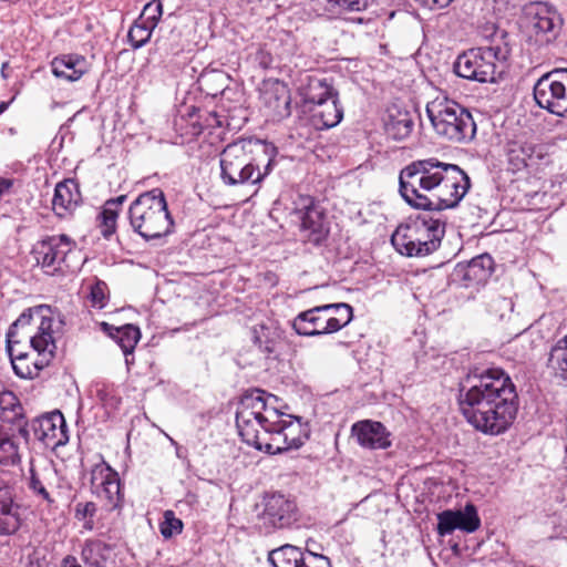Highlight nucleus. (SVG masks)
Listing matches in <instances>:
<instances>
[{"mask_svg":"<svg viewBox=\"0 0 567 567\" xmlns=\"http://www.w3.org/2000/svg\"><path fill=\"white\" fill-rule=\"evenodd\" d=\"M462 385L458 405L466 421L484 434L498 435L513 423L518 395L511 377L501 368H488Z\"/></svg>","mask_w":567,"mask_h":567,"instance_id":"obj_1","label":"nucleus"},{"mask_svg":"<svg viewBox=\"0 0 567 567\" xmlns=\"http://www.w3.org/2000/svg\"><path fill=\"white\" fill-rule=\"evenodd\" d=\"M470 187V177L460 166L435 157L414 161L399 175L401 196L416 209L440 212L455 208Z\"/></svg>","mask_w":567,"mask_h":567,"instance_id":"obj_2","label":"nucleus"},{"mask_svg":"<svg viewBox=\"0 0 567 567\" xmlns=\"http://www.w3.org/2000/svg\"><path fill=\"white\" fill-rule=\"evenodd\" d=\"M267 411L265 392L254 389L246 392L237 406L236 426L243 441L256 450L274 455L292 450L279 429L264 422Z\"/></svg>","mask_w":567,"mask_h":567,"instance_id":"obj_3","label":"nucleus"},{"mask_svg":"<svg viewBox=\"0 0 567 567\" xmlns=\"http://www.w3.org/2000/svg\"><path fill=\"white\" fill-rule=\"evenodd\" d=\"M128 219L133 230L147 241L168 235L174 226L161 188L140 194L130 205Z\"/></svg>","mask_w":567,"mask_h":567,"instance_id":"obj_4","label":"nucleus"},{"mask_svg":"<svg viewBox=\"0 0 567 567\" xmlns=\"http://www.w3.org/2000/svg\"><path fill=\"white\" fill-rule=\"evenodd\" d=\"M444 235V221L417 216L409 223L401 224L391 236V243L403 256L424 257L439 249Z\"/></svg>","mask_w":567,"mask_h":567,"instance_id":"obj_5","label":"nucleus"},{"mask_svg":"<svg viewBox=\"0 0 567 567\" xmlns=\"http://www.w3.org/2000/svg\"><path fill=\"white\" fill-rule=\"evenodd\" d=\"M426 115L434 132L453 143L471 142L476 124L467 109L447 96H437L426 104Z\"/></svg>","mask_w":567,"mask_h":567,"instance_id":"obj_6","label":"nucleus"},{"mask_svg":"<svg viewBox=\"0 0 567 567\" xmlns=\"http://www.w3.org/2000/svg\"><path fill=\"white\" fill-rule=\"evenodd\" d=\"M250 147V141H238L228 144L220 153V178L225 185H255L269 174L272 161L268 159L261 171L258 161L251 156Z\"/></svg>","mask_w":567,"mask_h":567,"instance_id":"obj_7","label":"nucleus"},{"mask_svg":"<svg viewBox=\"0 0 567 567\" xmlns=\"http://www.w3.org/2000/svg\"><path fill=\"white\" fill-rule=\"evenodd\" d=\"M511 50L504 42L473 48L460 54L453 70L460 78L480 83L495 82L497 62L508 59Z\"/></svg>","mask_w":567,"mask_h":567,"instance_id":"obj_8","label":"nucleus"},{"mask_svg":"<svg viewBox=\"0 0 567 567\" xmlns=\"http://www.w3.org/2000/svg\"><path fill=\"white\" fill-rule=\"evenodd\" d=\"M533 95L540 109L567 118V68L543 74L534 84Z\"/></svg>","mask_w":567,"mask_h":567,"instance_id":"obj_9","label":"nucleus"},{"mask_svg":"<svg viewBox=\"0 0 567 567\" xmlns=\"http://www.w3.org/2000/svg\"><path fill=\"white\" fill-rule=\"evenodd\" d=\"M524 13L537 42L548 44L560 34L564 19L553 4L529 2L525 6Z\"/></svg>","mask_w":567,"mask_h":567,"instance_id":"obj_10","label":"nucleus"},{"mask_svg":"<svg viewBox=\"0 0 567 567\" xmlns=\"http://www.w3.org/2000/svg\"><path fill=\"white\" fill-rule=\"evenodd\" d=\"M292 213L300 220L301 231L307 233V240L316 246L321 245L329 235L323 208L312 196L299 194L293 200Z\"/></svg>","mask_w":567,"mask_h":567,"instance_id":"obj_11","label":"nucleus"},{"mask_svg":"<svg viewBox=\"0 0 567 567\" xmlns=\"http://www.w3.org/2000/svg\"><path fill=\"white\" fill-rule=\"evenodd\" d=\"M262 511L257 515L256 525L268 534L275 529L291 526L297 520V505L295 501L282 494L266 495Z\"/></svg>","mask_w":567,"mask_h":567,"instance_id":"obj_12","label":"nucleus"},{"mask_svg":"<svg viewBox=\"0 0 567 567\" xmlns=\"http://www.w3.org/2000/svg\"><path fill=\"white\" fill-rule=\"evenodd\" d=\"M75 248V243L66 235L48 236L38 241L32 250L34 259L48 274H54L66 264V257Z\"/></svg>","mask_w":567,"mask_h":567,"instance_id":"obj_13","label":"nucleus"},{"mask_svg":"<svg viewBox=\"0 0 567 567\" xmlns=\"http://www.w3.org/2000/svg\"><path fill=\"white\" fill-rule=\"evenodd\" d=\"M91 489L102 501L109 511L121 506L122 494L117 472L105 462L96 464L91 471Z\"/></svg>","mask_w":567,"mask_h":567,"instance_id":"obj_14","label":"nucleus"},{"mask_svg":"<svg viewBox=\"0 0 567 567\" xmlns=\"http://www.w3.org/2000/svg\"><path fill=\"white\" fill-rule=\"evenodd\" d=\"M30 427L35 439L49 447L63 445L69 440L65 420L60 411L33 420Z\"/></svg>","mask_w":567,"mask_h":567,"instance_id":"obj_15","label":"nucleus"},{"mask_svg":"<svg viewBox=\"0 0 567 567\" xmlns=\"http://www.w3.org/2000/svg\"><path fill=\"white\" fill-rule=\"evenodd\" d=\"M292 328L299 336L306 337L330 334L340 330L338 320L331 321V318H327L321 306L300 312L293 319Z\"/></svg>","mask_w":567,"mask_h":567,"instance_id":"obj_16","label":"nucleus"},{"mask_svg":"<svg viewBox=\"0 0 567 567\" xmlns=\"http://www.w3.org/2000/svg\"><path fill=\"white\" fill-rule=\"evenodd\" d=\"M480 525L481 520L473 504H467L463 511L446 509L437 514V533L441 536L450 535L455 529L473 533Z\"/></svg>","mask_w":567,"mask_h":567,"instance_id":"obj_17","label":"nucleus"},{"mask_svg":"<svg viewBox=\"0 0 567 567\" xmlns=\"http://www.w3.org/2000/svg\"><path fill=\"white\" fill-rule=\"evenodd\" d=\"M352 436L359 445L371 450H385L391 446V433L378 421L364 420L352 425Z\"/></svg>","mask_w":567,"mask_h":567,"instance_id":"obj_18","label":"nucleus"},{"mask_svg":"<svg viewBox=\"0 0 567 567\" xmlns=\"http://www.w3.org/2000/svg\"><path fill=\"white\" fill-rule=\"evenodd\" d=\"M20 525V505L14 502L13 488L0 481V536L13 535Z\"/></svg>","mask_w":567,"mask_h":567,"instance_id":"obj_19","label":"nucleus"},{"mask_svg":"<svg viewBox=\"0 0 567 567\" xmlns=\"http://www.w3.org/2000/svg\"><path fill=\"white\" fill-rule=\"evenodd\" d=\"M265 412L264 422H270L274 429H279L285 436L287 435L291 449H299L305 443L307 436L303 434L300 419L280 413L276 408L268 405Z\"/></svg>","mask_w":567,"mask_h":567,"instance_id":"obj_20","label":"nucleus"},{"mask_svg":"<svg viewBox=\"0 0 567 567\" xmlns=\"http://www.w3.org/2000/svg\"><path fill=\"white\" fill-rule=\"evenodd\" d=\"M82 197L79 185L73 179H65L56 184L52 199V209L56 216L64 218L72 214Z\"/></svg>","mask_w":567,"mask_h":567,"instance_id":"obj_21","label":"nucleus"},{"mask_svg":"<svg viewBox=\"0 0 567 567\" xmlns=\"http://www.w3.org/2000/svg\"><path fill=\"white\" fill-rule=\"evenodd\" d=\"M414 127L413 114L393 104L386 111L384 128L389 137L402 141L409 137Z\"/></svg>","mask_w":567,"mask_h":567,"instance_id":"obj_22","label":"nucleus"},{"mask_svg":"<svg viewBox=\"0 0 567 567\" xmlns=\"http://www.w3.org/2000/svg\"><path fill=\"white\" fill-rule=\"evenodd\" d=\"M111 548L102 540H86L82 548V560L86 567H106ZM61 567H82L75 557L66 556Z\"/></svg>","mask_w":567,"mask_h":567,"instance_id":"obj_23","label":"nucleus"},{"mask_svg":"<svg viewBox=\"0 0 567 567\" xmlns=\"http://www.w3.org/2000/svg\"><path fill=\"white\" fill-rule=\"evenodd\" d=\"M37 319H39L38 331L29 337L30 346L32 350L41 351L40 363L50 364L56 349L51 331L53 320L51 317L43 316L42 312Z\"/></svg>","mask_w":567,"mask_h":567,"instance_id":"obj_24","label":"nucleus"},{"mask_svg":"<svg viewBox=\"0 0 567 567\" xmlns=\"http://www.w3.org/2000/svg\"><path fill=\"white\" fill-rule=\"evenodd\" d=\"M20 342L7 343V351L10 357L12 369L14 373L21 379H32L39 374L49 364L40 363L41 351L33 350L37 357L31 360L29 353H16V346Z\"/></svg>","mask_w":567,"mask_h":567,"instance_id":"obj_25","label":"nucleus"},{"mask_svg":"<svg viewBox=\"0 0 567 567\" xmlns=\"http://www.w3.org/2000/svg\"><path fill=\"white\" fill-rule=\"evenodd\" d=\"M51 68L56 78L74 82L86 72V60L79 54H63L52 60Z\"/></svg>","mask_w":567,"mask_h":567,"instance_id":"obj_26","label":"nucleus"},{"mask_svg":"<svg viewBox=\"0 0 567 567\" xmlns=\"http://www.w3.org/2000/svg\"><path fill=\"white\" fill-rule=\"evenodd\" d=\"M54 476V470L49 466L37 468L33 466V464H31L29 468V477L27 483L28 488L37 498L45 502L48 505H52L54 503V499L51 497L49 492L51 480Z\"/></svg>","mask_w":567,"mask_h":567,"instance_id":"obj_27","label":"nucleus"},{"mask_svg":"<svg viewBox=\"0 0 567 567\" xmlns=\"http://www.w3.org/2000/svg\"><path fill=\"white\" fill-rule=\"evenodd\" d=\"M493 258L487 254L473 258L460 270L466 286L485 284L493 274Z\"/></svg>","mask_w":567,"mask_h":567,"instance_id":"obj_28","label":"nucleus"},{"mask_svg":"<svg viewBox=\"0 0 567 567\" xmlns=\"http://www.w3.org/2000/svg\"><path fill=\"white\" fill-rule=\"evenodd\" d=\"M102 328L117 342L126 357V363H128L127 355L134 352V349L141 339L140 328L134 324L114 327L106 322L102 323Z\"/></svg>","mask_w":567,"mask_h":567,"instance_id":"obj_29","label":"nucleus"},{"mask_svg":"<svg viewBox=\"0 0 567 567\" xmlns=\"http://www.w3.org/2000/svg\"><path fill=\"white\" fill-rule=\"evenodd\" d=\"M317 107L313 116L322 128H330L338 125L343 117V110L339 105L338 95Z\"/></svg>","mask_w":567,"mask_h":567,"instance_id":"obj_30","label":"nucleus"},{"mask_svg":"<svg viewBox=\"0 0 567 567\" xmlns=\"http://www.w3.org/2000/svg\"><path fill=\"white\" fill-rule=\"evenodd\" d=\"M303 555L300 548L287 544L271 550L268 561L274 567H299Z\"/></svg>","mask_w":567,"mask_h":567,"instance_id":"obj_31","label":"nucleus"},{"mask_svg":"<svg viewBox=\"0 0 567 567\" xmlns=\"http://www.w3.org/2000/svg\"><path fill=\"white\" fill-rule=\"evenodd\" d=\"M548 367L553 370L556 378L567 383V334L559 339L551 348Z\"/></svg>","mask_w":567,"mask_h":567,"instance_id":"obj_32","label":"nucleus"},{"mask_svg":"<svg viewBox=\"0 0 567 567\" xmlns=\"http://www.w3.org/2000/svg\"><path fill=\"white\" fill-rule=\"evenodd\" d=\"M338 92L327 80L311 79L305 92V101L317 106L337 96Z\"/></svg>","mask_w":567,"mask_h":567,"instance_id":"obj_33","label":"nucleus"},{"mask_svg":"<svg viewBox=\"0 0 567 567\" xmlns=\"http://www.w3.org/2000/svg\"><path fill=\"white\" fill-rule=\"evenodd\" d=\"M20 460L19 444L16 441V435L0 431V463L16 465Z\"/></svg>","mask_w":567,"mask_h":567,"instance_id":"obj_34","label":"nucleus"},{"mask_svg":"<svg viewBox=\"0 0 567 567\" xmlns=\"http://www.w3.org/2000/svg\"><path fill=\"white\" fill-rule=\"evenodd\" d=\"M321 310L326 312L327 318H331V321L338 320L340 330L353 318V308L344 302L322 305Z\"/></svg>","mask_w":567,"mask_h":567,"instance_id":"obj_35","label":"nucleus"},{"mask_svg":"<svg viewBox=\"0 0 567 567\" xmlns=\"http://www.w3.org/2000/svg\"><path fill=\"white\" fill-rule=\"evenodd\" d=\"M154 29L155 28L151 24L142 22L141 19H137L130 28L127 33L131 45L134 49H140L150 41Z\"/></svg>","mask_w":567,"mask_h":567,"instance_id":"obj_36","label":"nucleus"},{"mask_svg":"<svg viewBox=\"0 0 567 567\" xmlns=\"http://www.w3.org/2000/svg\"><path fill=\"white\" fill-rule=\"evenodd\" d=\"M42 311H43V307H38L34 309L29 308V309L24 310L19 316V318L10 326V328L7 332V343L20 342V340L18 339V329L20 327L29 326L31 323V321H33L35 318H38V316Z\"/></svg>","mask_w":567,"mask_h":567,"instance_id":"obj_37","label":"nucleus"},{"mask_svg":"<svg viewBox=\"0 0 567 567\" xmlns=\"http://www.w3.org/2000/svg\"><path fill=\"white\" fill-rule=\"evenodd\" d=\"M87 299L93 308L103 309L109 301V288L102 280H96L90 288Z\"/></svg>","mask_w":567,"mask_h":567,"instance_id":"obj_38","label":"nucleus"},{"mask_svg":"<svg viewBox=\"0 0 567 567\" xmlns=\"http://www.w3.org/2000/svg\"><path fill=\"white\" fill-rule=\"evenodd\" d=\"M159 530L164 538H171L182 533L183 522L175 516L173 511H166L164 513V519L159 524Z\"/></svg>","mask_w":567,"mask_h":567,"instance_id":"obj_39","label":"nucleus"},{"mask_svg":"<svg viewBox=\"0 0 567 567\" xmlns=\"http://www.w3.org/2000/svg\"><path fill=\"white\" fill-rule=\"evenodd\" d=\"M117 216V212L105 206L103 207V210L99 215V219L100 230L104 238H109L115 233Z\"/></svg>","mask_w":567,"mask_h":567,"instance_id":"obj_40","label":"nucleus"},{"mask_svg":"<svg viewBox=\"0 0 567 567\" xmlns=\"http://www.w3.org/2000/svg\"><path fill=\"white\" fill-rule=\"evenodd\" d=\"M487 309L492 315L502 319L513 311L514 303L512 299L497 295L491 298L487 303Z\"/></svg>","mask_w":567,"mask_h":567,"instance_id":"obj_41","label":"nucleus"},{"mask_svg":"<svg viewBox=\"0 0 567 567\" xmlns=\"http://www.w3.org/2000/svg\"><path fill=\"white\" fill-rule=\"evenodd\" d=\"M97 511L96 504L93 502L78 503L75 505V517L79 520H84V528L93 529L94 522L93 517Z\"/></svg>","mask_w":567,"mask_h":567,"instance_id":"obj_42","label":"nucleus"},{"mask_svg":"<svg viewBox=\"0 0 567 567\" xmlns=\"http://www.w3.org/2000/svg\"><path fill=\"white\" fill-rule=\"evenodd\" d=\"M163 14V4L159 0H152L147 4L144 6V9L138 17L142 22H146L152 27H156L161 17Z\"/></svg>","mask_w":567,"mask_h":567,"instance_id":"obj_43","label":"nucleus"},{"mask_svg":"<svg viewBox=\"0 0 567 567\" xmlns=\"http://www.w3.org/2000/svg\"><path fill=\"white\" fill-rule=\"evenodd\" d=\"M375 0H327V2L340 10L350 12H361L367 10Z\"/></svg>","mask_w":567,"mask_h":567,"instance_id":"obj_44","label":"nucleus"},{"mask_svg":"<svg viewBox=\"0 0 567 567\" xmlns=\"http://www.w3.org/2000/svg\"><path fill=\"white\" fill-rule=\"evenodd\" d=\"M264 100H265V103L269 107H271L276 111L280 109L281 104L286 109L290 104V97L286 94L284 89L281 90V94L278 93L277 89L276 90H267L264 93Z\"/></svg>","mask_w":567,"mask_h":567,"instance_id":"obj_45","label":"nucleus"},{"mask_svg":"<svg viewBox=\"0 0 567 567\" xmlns=\"http://www.w3.org/2000/svg\"><path fill=\"white\" fill-rule=\"evenodd\" d=\"M270 330L265 326L260 330H255V343L266 353L275 352L276 342L269 337Z\"/></svg>","mask_w":567,"mask_h":567,"instance_id":"obj_46","label":"nucleus"},{"mask_svg":"<svg viewBox=\"0 0 567 567\" xmlns=\"http://www.w3.org/2000/svg\"><path fill=\"white\" fill-rule=\"evenodd\" d=\"M299 567H331L329 559L311 551L303 555Z\"/></svg>","mask_w":567,"mask_h":567,"instance_id":"obj_47","label":"nucleus"},{"mask_svg":"<svg viewBox=\"0 0 567 567\" xmlns=\"http://www.w3.org/2000/svg\"><path fill=\"white\" fill-rule=\"evenodd\" d=\"M255 63H257L261 69L267 70L271 68L272 64V55L265 48H259L254 56Z\"/></svg>","mask_w":567,"mask_h":567,"instance_id":"obj_48","label":"nucleus"},{"mask_svg":"<svg viewBox=\"0 0 567 567\" xmlns=\"http://www.w3.org/2000/svg\"><path fill=\"white\" fill-rule=\"evenodd\" d=\"M125 199H126V196L121 195L116 198L109 199L104 206L118 213V207L124 203Z\"/></svg>","mask_w":567,"mask_h":567,"instance_id":"obj_49","label":"nucleus"},{"mask_svg":"<svg viewBox=\"0 0 567 567\" xmlns=\"http://www.w3.org/2000/svg\"><path fill=\"white\" fill-rule=\"evenodd\" d=\"M18 435L24 440L25 444L29 443L30 441V429H29V425L27 423L24 424H19V427H18Z\"/></svg>","mask_w":567,"mask_h":567,"instance_id":"obj_50","label":"nucleus"},{"mask_svg":"<svg viewBox=\"0 0 567 567\" xmlns=\"http://www.w3.org/2000/svg\"><path fill=\"white\" fill-rule=\"evenodd\" d=\"M12 181L9 178H2L0 177V198L8 194L10 188L12 187Z\"/></svg>","mask_w":567,"mask_h":567,"instance_id":"obj_51","label":"nucleus"},{"mask_svg":"<svg viewBox=\"0 0 567 567\" xmlns=\"http://www.w3.org/2000/svg\"><path fill=\"white\" fill-rule=\"evenodd\" d=\"M16 396L12 392H4L0 395V405H3L4 403L12 404Z\"/></svg>","mask_w":567,"mask_h":567,"instance_id":"obj_52","label":"nucleus"},{"mask_svg":"<svg viewBox=\"0 0 567 567\" xmlns=\"http://www.w3.org/2000/svg\"><path fill=\"white\" fill-rule=\"evenodd\" d=\"M515 153H516V150H514V148H512V150L509 151L511 159L513 161L514 158H516V159H517V162H518V163H517V165L526 166V165H527V164H526V158H525V157H519V156L514 157V154H515Z\"/></svg>","mask_w":567,"mask_h":567,"instance_id":"obj_53","label":"nucleus"},{"mask_svg":"<svg viewBox=\"0 0 567 567\" xmlns=\"http://www.w3.org/2000/svg\"><path fill=\"white\" fill-rule=\"evenodd\" d=\"M7 66H8V63L6 62V63L2 64V68H1V74H2V76L4 79L7 78V74H6L7 73V70H6Z\"/></svg>","mask_w":567,"mask_h":567,"instance_id":"obj_54","label":"nucleus"},{"mask_svg":"<svg viewBox=\"0 0 567 567\" xmlns=\"http://www.w3.org/2000/svg\"><path fill=\"white\" fill-rule=\"evenodd\" d=\"M8 107V103L6 102H2L0 103V114H2Z\"/></svg>","mask_w":567,"mask_h":567,"instance_id":"obj_55","label":"nucleus"},{"mask_svg":"<svg viewBox=\"0 0 567 567\" xmlns=\"http://www.w3.org/2000/svg\"><path fill=\"white\" fill-rule=\"evenodd\" d=\"M214 76L216 78V80H221V81L224 80V74H221V73H217Z\"/></svg>","mask_w":567,"mask_h":567,"instance_id":"obj_56","label":"nucleus"},{"mask_svg":"<svg viewBox=\"0 0 567 567\" xmlns=\"http://www.w3.org/2000/svg\"><path fill=\"white\" fill-rule=\"evenodd\" d=\"M29 567H40V565H39L38 563H37V564L31 563V564L29 565Z\"/></svg>","mask_w":567,"mask_h":567,"instance_id":"obj_57","label":"nucleus"},{"mask_svg":"<svg viewBox=\"0 0 567 567\" xmlns=\"http://www.w3.org/2000/svg\"><path fill=\"white\" fill-rule=\"evenodd\" d=\"M16 353H24L23 351L19 350L17 347H16Z\"/></svg>","mask_w":567,"mask_h":567,"instance_id":"obj_58","label":"nucleus"}]
</instances>
